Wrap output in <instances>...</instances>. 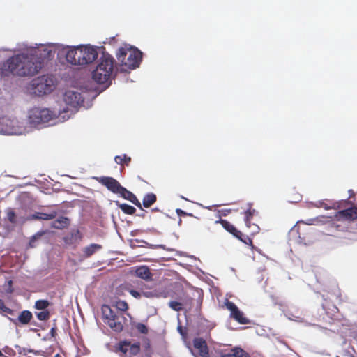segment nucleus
<instances>
[{"label":"nucleus","mask_w":357,"mask_h":357,"mask_svg":"<svg viewBox=\"0 0 357 357\" xmlns=\"http://www.w3.org/2000/svg\"><path fill=\"white\" fill-rule=\"evenodd\" d=\"M64 241L67 242V238H64Z\"/></svg>","instance_id":"48"},{"label":"nucleus","mask_w":357,"mask_h":357,"mask_svg":"<svg viewBox=\"0 0 357 357\" xmlns=\"http://www.w3.org/2000/svg\"><path fill=\"white\" fill-rule=\"evenodd\" d=\"M97 57V49L90 45L68 47L66 53V61L75 66L91 63Z\"/></svg>","instance_id":"2"},{"label":"nucleus","mask_w":357,"mask_h":357,"mask_svg":"<svg viewBox=\"0 0 357 357\" xmlns=\"http://www.w3.org/2000/svg\"><path fill=\"white\" fill-rule=\"evenodd\" d=\"M250 228L252 229L251 231L250 232V235H254V234L258 233L259 231V226L254 223H252V224L251 223V227Z\"/></svg>","instance_id":"37"},{"label":"nucleus","mask_w":357,"mask_h":357,"mask_svg":"<svg viewBox=\"0 0 357 357\" xmlns=\"http://www.w3.org/2000/svg\"><path fill=\"white\" fill-rule=\"evenodd\" d=\"M115 162L120 165L121 166H128L130 162H131V158L128 156L126 154H123L121 155H116L114 158Z\"/></svg>","instance_id":"25"},{"label":"nucleus","mask_w":357,"mask_h":357,"mask_svg":"<svg viewBox=\"0 0 357 357\" xmlns=\"http://www.w3.org/2000/svg\"><path fill=\"white\" fill-rule=\"evenodd\" d=\"M238 240L242 241L246 245H252V241L249 236H243V234L241 233V235L239 236V238H237Z\"/></svg>","instance_id":"35"},{"label":"nucleus","mask_w":357,"mask_h":357,"mask_svg":"<svg viewBox=\"0 0 357 357\" xmlns=\"http://www.w3.org/2000/svg\"><path fill=\"white\" fill-rule=\"evenodd\" d=\"M192 305V298L190 297L186 298L183 302L170 301L169 303V307H171L173 310L176 312L182 310L183 305Z\"/></svg>","instance_id":"17"},{"label":"nucleus","mask_w":357,"mask_h":357,"mask_svg":"<svg viewBox=\"0 0 357 357\" xmlns=\"http://www.w3.org/2000/svg\"><path fill=\"white\" fill-rule=\"evenodd\" d=\"M116 205L118 207L125 213L127 215H133L136 209L135 207L128 204H119V202H116Z\"/></svg>","instance_id":"24"},{"label":"nucleus","mask_w":357,"mask_h":357,"mask_svg":"<svg viewBox=\"0 0 357 357\" xmlns=\"http://www.w3.org/2000/svg\"><path fill=\"white\" fill-rule=\"evenodd\" d=\"M57 215L56 211H52L50 213H45L42 212H36L33 214H32L29 219L30 220H52L56 218Z\"/></svg>","instance_id":"18"},{"label":"nucleus","mask_w":357,"mask_h":357,"mask_svg":"<svg viewBox=\"0 0 357 357\" xmlns=\"http://www.w3.org/2000/svg\"><path fill=\"white\" fill-rule=\"evenodd\" d=\"M50 333L52 337H55L56 335V327L52 328L50 330Z\"/></svg>","instance_id":"41"},{"label":"nucleus","mask_w":357,"mask_h":357,"mask_svg":"<svg viewBox=\"0 0 357 357\" xmlns=\"http://www.w3.org/2000/svg\"><path fill=\"white\" fill-rule=\"evenodd\" d=\"M178 329H179V331H180L181 333H182V332H181V327H179V328H178Z\"/></svg>","instance_id":"47"},{"label":"nucleus","mask_w":357,"mask_h":357,"mask_svg":"<svg viewBox=\"0 0 357 357\" xmlns=\"http://www.w3.org/2000/svg\"><path fill=\"white\" fill-rule=\"evenodd\" d=\"M136 275L144 280L149 281L152 280V274L147 266H142L135 271Z\"/></svg>","instance_id":"19"},{"label":"nucleus","mask_w":357,"mask_h":357,"mask_svg":"<svg viewBox=\"0 0 357 357\" xmlns=\"http://www.w3.org/2000/svg\"><path fill=\"white\" fill-rule=\"evenodd\" d=\"M139 216H140L142 218H144V213H141L140 215H139Z\"/></svg>","instance_id":"42"},{"label":"nucleus","mask_w":357,"mask_h":357,"mask_svg":"<svg viewBox=\"0 0 357 357\" xmlns=\"http://www.w3.org/2000/svg\"><path fill=\"white\" fill-rule=\"evenodd\" d=\"M225 305L226 308L230 311V317L234 319L238 323L241 324H247L250 322L249 319L245 317L243 312L238 309L235 303L229 301V300H226Z\"/></svg>","instance_id":"8"},{"label":"nucleus","mask_w":357,"mask_h":357,"mask_svg":"<svg viewBox=\"0 0 357 357\" xmlns=\"http://www.w3.org/2000/svg\"><path fill=\"white\" fill-rule=\"evenodd\" d=\"M176 213L179 216H186V215L192 216V214H188V213H187L186 212H185L184 211H183L182 209H180V208H177L176 210Z\"/></svg>","instance_id":"39"},{"label":"nucleus","mask_w":357,"mask_h":357,"mask_svg":"<svg viewBox=\"0 0 357 357\" xmlns=\"http://www.w3.org/2000/svg\"><path fill=\"white\" fill-rule=\"evenodd\" d=\"M255 212H256L255 210V209H252L250 206L245 211V213H244V214H245L244 220H245V225H246L247 227H251V222H250V220L252 218L253 215H255Z\"/></svg>","instance_id":"26"},{"label":"nucleus","mask_w":357,"mask_h":357,"mask_svg":"<svg viewBox=\"0 0 357 357\" xmlns=\"http://www.w3.org/2000/svg\"><path fill=\"white\" fill-rule=\"evenodd\" d=\"M129 351L130 354L132 356H136L138 354L140 351V343L139 342H135L133 344L130 343V345L129 347Z\"/></svg>","instance_id":"31"},{"label":"nucleus","mask_w":357,"mask_h":357,"mask_svg":"<svg viewBox=\"0 0 357 357\" xmlns=\"http://www.w3.org/2000/svg\"><path fill=\"white\" fill-rule=\"evenodd\" d=\"M95 179L102 185L105 186L109 191L119 194L123 187L120 183L113 177L100 176L95 177Z\"/></svg>","instance_id":"10"},{"label":"nucleus","mask_w":357,"mask_h":357,"mask_svg":"<svg viewBox=\"0 0 357 357\" xmlns=\"http://www.w3.org/2000/svg\"><path fill=\"white\" fill-rule=\"evenodd\" d=\"M102 246L97 243H91L82 249L84 258H89L91 257L97 251L101 250Z\"/></svg>","instance_id":"16"},{"label":"nucleus","mask_w":357,"mask_h":357,"mask_svg":"<svg viewBox=\"0 0 357 357\" xmlns=\"http://www.w3.org/2000/svg\"><path fill=\"white\" fill-rule=\"evenodd\" d=\"M333 218L337 220L352 222L357 219V206H352L335 213Z\"/></svg>","instance_id":"11"},{"label":"nucleus","mask_w":357,"mask_h":357,"mask_svg":"<svg viewBox=\"0 0 357 357\" xmlns=\"http://www.w3.org/2000/svg\"><path fill=\"white\" fill-rule=\"evenodd\" d=\"M2 351L7 357H13L15 355V351L8 347H4Z\"/></svg>","instance_id":"34"},{"label":"nucleus","mask_w":357,"mask_h":357,"mask_svg":"<svg viewBox=\"0 0 357 357\" xmlns=\"http://www.w3.org/2000/svg\"><path fill=\"white\" fill-rule=\"evenodd\" d=\"M156 200L157 197L154 193H148L144 197L142 204L145 208H149L156 202Z\"/></svg>","instance_id":"22"},{"label":"nucleus","mask_w":357,"mask_h":357,"mask_svg":"<svg viewBox=\"0 0 357 357\" xmlns=\"http://www.w3.org/2000/svg\"><path fill=\"white\" fill-rule=\"evenodd\" d=\"M33 317L32 313L29 310H23L18 316V321L22 324H27Z\"/></svg>","instance_id":"23"},{"label":"nucleus","mask_w":357,"mask_h":357,"mask_svg":"<svg viewBox=\"0 0 357 357\" xmlns=\"http://www.w3.org/2000/svg\"><path fill=\"white\" fill-rule=\"evenodd\" d=\"M33 86L41 94L50 93L54 88V79L47 76L43 75L33 81Z\"/></svg>","instance_id":"7"},{"label":"nucleus","mask_w":357,"mask_h":357,"mask_svg":"<svg viewBox=\"0 0 357 357\" xmlns=\"http://www.w3.org/2000/svg\"><path fill=\"white\" fill-rule=\"evenodd\" d=\"M36 316L37 319L40 321H47L50 317V313L47 310H43L39 312H36Z\"/></svg>","instance_id":"29"},{"label":"nucleus","mask_w":357,"mask_h":357,"mask_svg":"<svg viewBox=\"0 0 357 357\" xmlns=\"http://www.w3.org/2000/svg\"><path fill=\"white\" fill-rule=\"evenodd\" d=\"M5 213L6 215V219L11 224H15L17 222V216L13 208H7L5 210Z\"/></svg>","instance_id":"27"},{"label":"nucleus","mask_w":357,"mask_h":357,"mask_svg":"<svg viewBox=\"0 0 357 357\" xmlns=\"http://www.w3.org/2000/svg\"><path fill=\"white\" fill-rule=\"evenodd\" d=\"M8 292L12 293V292H13V289H10V290L8 291Z\"/></svg>","instance_id":"46"},{"label":"nucleus","mask_w":357,"mask_h":357,"mask_svg":"<svg viewBox=\"0 0 357 357\" xmlns=\"http://www.w3.org/2000/svg\"><path fill=\"white\" fill-rule=\"evenodd\" d=\"M130 294L135 298L139 299L142 297L141 291H138L134 289L129 291Z\"/></svg>","instance_id":"38"},{"label":"nucleus","mask_w":357,"mask_h":357,"mask_svg":"<svg viewBox=\"0 0 357 357\" xmlns=\"http://www.w3.org/2000/svg\"><path fill=\"white\" fill-rule=\"evenodd\" d=\"M50 305V302L47 300H38L35 303V308L40 310H47Z\"/></svg>","instance_id":"28"},{"label":"nucleus","mask_w":357,"mask_h":357,"mask_svg":"<svg viewBox=\"0 0 357 357\" xmlns=\"http://www.w3.org/2000/svg\"><path fill=\"white\" fill-rule=\"evenodd\" d=\"M193 345L195 349L198 351L199 355L201 357H208L209 356V351L206 342L202 338H195L193 340Z\"/></svg>","instance_id":"12"},{"label":"nucleus","mask_w":357,"mask_h":357,"mask_svg":"<svg viewBox=\"0 0 357 357\" xmlns=\"http://www.w3.org/2000/svg\"><path fill=\"white\" fill-rule=\"evenodd\" d=\"M181 222H182V220H181V219H180L178 221V224L181 225Z\"/></svg>","instance_id":"44"},{"label":"nucleus","mask_w":357,"mask_h":357,"mask_svg":"<svg viewBox=\"0 0 357 357\" xmlns=\"http://www.w3.org/2000/svg\"><path fill=\"white\" fill-rule=\"evenodd\" d=\"M130 345V341H127V340L122 341V342H119L118 349L121 352H122L123 354H126L128 351H129Z\"/></svg>","instance_id":"30"},{"label":"nucleus","mask_w":357,"mask_h":357,"mask_svg":"<svg viewBox=\"0 0 357 357\" xmlns=\"http://www.w3.org/2000/svg\"><path fill=\"white\" fill-rule=\"evenodd\" d=\"M70 225V220L66 217H60L56 219L54 222H52L51 227L57 229H63L67 227Z\"/></svg>","instance_id":"20"},{"label":"nucleus","mask_w":357,"mask_h":357,"mask_svg":"<svg viewBox=\"0 0 357 357\" xmlns=\"http://www.w3.org/2000/svg\"><path fill=\"white\" fill-rule=\"evenodd\" d=\"M153 211H158V209L157 208H155L153 209Z\"/></svg>","instance_id":"45"},{"label":"nucleus","mask_w":357,"mask_h":357,"mask_svg":"<svg viewBox=\"0 0 357 357\" xmlns=\"http://www.w3.org/2000/svg\"><path fill=\"white\" fill-rule=\"evenodd\" d=\"M119 194L121 195V197H123L125 199L130 201L136 206L140 209H142V204L137 197L132 192L128 190L126 188L122 187Z\"/></svg>","instance_id":"14"},{"label":"nucleus","mask_w":357,"mask_h":357,"mask_svg":"<svg viewBox=\"0 0 357 357\" xmlns=\"http://www.w3.org/2000/svg\"><path fill=\"white\" fill-rule=\"evenodd\" d=\"M114 66V59L108 53H103L96 69L92 72L93 79L100 84H110L116 76Z\"/></svg>","instance_id":"4"},{"label":"nucleus","mask_w":357,"mask_h":357,"mask_svg":"<svg viewBox=\"0 0 357 357\" xmlns=\"http://www.w3.org/2000/svg\"><path fill=\"white\" fill-rule=\"evenodd\" d=\"M320 218L321 219V221L323 222H328L333 220V218L331 216H321Z\"/></svg>","instance_id":"40"},{"label":"nucleus","mask_w":357,"mask_h":357,"mask_svg":"<svg viewBox=\"0 0 357 357\" xmlns=\"http://www.w3.org/2000/svg\"><path fill=\"white\" fill-rule=\"evenodd\" d=\"M54 116L55 114L49 109L34 107L30 110L29 119L31 124L38 126L48 123Z\"/></svg>","instance_id":"6"},{"label":"nucleus","mask_w":357,"mask_h":357,"mask_svg":"<svg viewBox=\"0 0 357 357\" xmlns=\"http://www.w3.org/2000/svg\"><path fill=\"white\" fill-rule=\"evenodd\" d=\"M115 307L121 312L114 311L108 305L102 306V320L112 331L119 333L123 331V321L126 320L122 312L128 309V305L124 301H119L116 303Z\"/></svg>","instance_id":"3"},{"label":"nucleus","mask_w":357,"mask_h":357,"mask_svg":"<svg viewBox=\"0 0 357 357\" xmlns=\"http://www.w3.org/2000/svg\"><path fill=\"white\" fill-rule=\"evenodd\" d=\"M63 100L67 105L76 108L84 102V98L80 93L68 90L64 93Z\"/></svg>","instance_id":"9"},{"label":"nucleus","mask_w":357,"mask_h":357,"mask_svg":"<svg viewBox=\"0 0 357 357\" xmlns=\"http://www.w3.org/2000/svg\"><path fill=\"white\" fill-rule=\"evenodd\" d=\"M138 287L141 291L142 296L146 298H153L158 296V294L155 290H151L142 282L138 284Z\"/></svg>","instance_id":"21"},{"label":"nucleus","mask_w":357,"mask_h":357,"mask_svg":"<svg viewBox=\"0 0 357 357\" xmlns=\"http://www.w3.org/2000/svg\"><path fill=\"white\" fill-rule=\"evenodd\" d=\"M43 66V61L38 56V51L14 55L0 64V75L8 77L10 75L20 77H33L38 74Z\"/></svg>","instance_id":"1"},{"label":"nucleus","mask_w":357,"mask_h":357,"mask_svg":"<svg viewBox=\"0 0 357 357\" xmlns=\"http://www.w3.org/2000/svg\"><path fill=\"white\" fill-rule=\"evenodd\" d=\"M8 283H9V285H10V286H11V285H12V281H11V280H10Z\"/></svg>","instance_id":"43"},{"label":"nucleus","mask_w":357,"mask_h":357,"mask_svg":"<svg viewBox=\"0 0 357 357\" xmlns=\"http://www.w3.org/2000/svg\"><path fill=\"white\" fill-rule=\"evenodd\" d=\"M336 203H331L330 204L325 203L324 202H319L318 204H316L315 206L317 207H322L325 208L326 210L335 208H336Z\"/></svg>","instance_id":"32"},{"label":"nucleus","mask_w":357,"mask_h":357,"mask_svg":"<svg viewBox=\"0 0 357 357\" xmlns=\"http://www.w3.org/2000/svg\"><path fill=\"white\" fill-rule=\"evenodd\" d=\"M116 56L121 66L132 70L139 67L142 61V53L136 47L124 45L118 49Z\"/></svg>","instance_id":"5"},{"label":"nucleus","mask_w":357,"mask_h":357,"mask_svg":"<svg viewBox=\"0 0 357 357\" xmlns=\"http://www.w3.org/2000/svg\"><path fill=\"white\" fill-rule=\"evenodd\" d=\"M221 357H250V354L241 347H236L221 352Z\"/></svg>","instance_id":"13"},{"label":"nucleus","mask_w":357,"mask_h":357,"mask_svg":"<svg viewBox=\"0 0 357 357\" xmlns=\"http://www.w3.org/2000/svg\"><path fill=\"white\" fill-rule=\"evenodd\" d=\"M135 328L142 334H147L149 332V330H148V328L146 327V326L142 323H137L135 325Z\"/></svg>","instance_id":"33"},{"label":"nucleus","mask_w":357,"mask_h":357,"mask_svg":"<svg viewBox=\"0 0 357 357\" xmlns=\"http://www.w3.org/2000/svg\"><path fill=\"white\" fill-rule=\"evenodd\" d=\"M0 310L3 312H6V313H9V314L12 312V310L10 309L9 307H6L4 303V301L1 299H0Z\"/></svg>","instance_id":"36"},{"label":"nucleus","mask_w":357,"mask_h":357,"mask_svg":"<svg viewBox=\"0 0 357 357\" xmlns=\"http://www.w3.org/2000/svg\"><path fill=\"white\" fill-rule=\"evenodd\" d=\"M215 223H220L226 231H227L236 238H239V236L241 235V231L238 230L234 225L226 220L220 219L219 220L216 221Z\"/></svg>","instance_id":"15"}]
</instances>
